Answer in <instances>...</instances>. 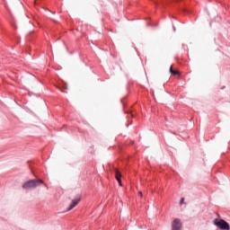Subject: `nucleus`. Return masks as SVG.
<instances>
[{
	"label": "nucleus",
	"instance_id": "obj_8",
	"mask_svg": "<svg viewBox=\"0 0 230 230\" xmlns=\"http://www.w3.org/2000/svg\"><path fill=\"white\" fill-rule=\"evenodd\" d=\"M180 204L182 205L184 204V198H181V201H180Z\"/></svg>",
	"mask_w": 230,
	"mask_h": 230
},
{
	"label": "nucleus",
	"instance_id": "obj_2",
	"mask_svg": "<svg viewBox=\"0 0 230 230\" xmlns=\"http://www.w3.org/2000/svg\"><path fill=\"white\" fill-rule=\"evenodd\" d=\"M215 226H217V227H218L219 229L222 230H229V223L226 222L223 219H215L214 221Z\"/></svg>",
	"mask_w": 230,
	"mask_h": 230
},
{
	"label": "nucleus",
	"instance_id": "obj_6",
	"mask_svg": "<svg viewBox=\"0 0 230 230\" xmlns=\"http://www.w3.org/2000/svg\"><path fill=\"white\" fill-rule=\"evenodd\" d=\"M170 73H171V75H173L174 76L177 75H180L179 70H173V66H171Z\"/></svg>",
	"mask_w": 230,
	"mask_h": 230
},
{
	"label": "nucleus",
	"instance_id": "obj_9",
	"mask_svg": "<svg viewBox=\"0 0 230 230\" xmlns=\"http://www.w3.org/2000/svg\"><path fill=\"white\" fill-rule=\"evenodd\" d=\"M138 194L140 195V197H143V192L142 191H139Z\"/></svg>",
	"mask_w": 230,
	"mask_h": 230
},
{
	"label": "nucleus",
	"instance_id": "obj_3",
	"mask_svg": "<svg viewBox=\"0 0 230 230\" xmlns=\"http://www.w3.org/2000/svg\"><path fill=\"white\" fill-rule=\"evenodd\" d=\"M182 228V223H181V219L175 218L172 224V230H181Z\"/></svg>",
	"mask_w": 230,
	"mask_h": 230
},
{
	"label": "nucleus",
	"instance_id": "obj_5",
	"mask_svg": "<svg viewBox=\"0 0 230 230\" xmlns=\"http://www.w3.org/2000/svg\"><path fill=\"white\" fill-rule=\"evenodd\" d=\"M115 179L118 181L119 186H121V172L118 169H114Z\"/></svg>",
	"mask_w": 230,
	"mask_h": 230
},
{
	"label": "nucleus",
	"instance_id": "obj_10",
	"mask_svg": "<svg viewBox=\"0 0 230 230\" xmlns=\"http://www.w3.org/2000/svg\"><path fill=\"white\" fill-rule=\"evenodd\" d=\"M34 4H37V0L34 1Z\"/></svg>",
	"mask_w": 230,
	"mask_h": 230
},
{
	"label": "nucleus",
	"instance_id": "obj_4",
	"mask_svg": "<svg viewBox=\"0 0 230 230\" xmlns=\"http://www.w3.org/2000/svg\"><path fill=\"white\" fill-rule=\"evenodd\" d=\"M81 199L77 198L75 199L72 200V204L70 205L68 211H71V209H75V208H76V206H78V203L80 202Z\"/></svg>",
	"mask_w": 230,
	"mask_h": 230
},
{
	"label": "nucleus",
	"instance_id": "obj_7",
	"mask_svg": "<svg viewBox=\"0 0 230 230\" xmlns=\"http://www.w3.org/2000/svg\"><path fill=\"white\" fill-rule=\"evenodd\" d=\"M61 93H67L66 90H67V84H64L62 88H58Z\"/></svg>",
	"mask_w": 230,
	"mask_h": 230
},
{
	"label": "nucleus",
	"instance_id": "obj_1",
	"mask_svg": "<svg viewBox=\"0 0 230 230\" xmlns=\"http://www.w3.org/2000/svg\"><path fill=\"white\" fill-rule=\"evenodd\" d=\"M40 184H44V181L40 179L38 180H31L23 183L22 189L23 190H32L40 186Z\"/></svg>",
	"mask_w": 230,
	"mask_h": 230
}]
</instances>
